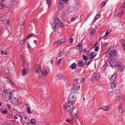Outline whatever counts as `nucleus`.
<instances>
[{
  "label": "nucleus",
  "mask_w": 125,
  "mask_h": 125,
  "mask_svg": "<svg viewBox=\"0 0 125 125\" xmlns=\"http://www.w3.org/2000/svg\"><path fill=\"white\" fill-rule=\"evenodd\" d=\"M63 108L66 109L68 113L71 115L73 114V112L74 109L73 104L69 103H65L64 104Z\"/></svg>",
  "instance_id": "nucleus-1"
},
{
  "label": "nucleus",
  "mask_w": 125,
  "mask_h": 125,
  "mask_svg": "<svg viewBox=\"0 0 125 125\" xmlns=\"http://www.w3.org/2000/svg\"><path fill=\"white\" fill-rule=\"evenodd\" d=\"M107 52L105 53V55L107 57H111V58H113V59H114H114L115 60L118 59V56H117V52L115 50H112L110 52L108 57L107 56ZM112 59H113L112 58Z\"/></svg>",
  "instance_id": "nucleus-2"
},
{
  "label": "nucleus",
  "mask_w": 125,
  "mask_h": 125,
  "mask_svg": "<svg viewBox=\"0 0 125 125\" xmlns=\"http://www.w3.org/2000/svg\"><path fill=\"white\" fill-rule=\"evenodd\" d=\"M75 94L73 93H71L70 94L69 96V97L67 99L68 101L67 103L72 104H73L76 101V98L75 97ZM68 101V100L67 101Z\"/></svg>",
  "instance_id": "nucleus-3"
},
{
  "label": "nucleus",
  "mask_w": 125,
  "mask_h": 125,
  "mask_svg": "<svg viewBox=\"0 0 125 125\" xmlns=\"http://www.w3.org/2000/svg\"><path fill=\"white\" fill-rule=\"evenodd\" d=\"M54 21L56 23L57 25L61 28H63L64 26L63 23L58 17L55 18L54 20Z\"/></svg>",
  "instance_id": "nucleus-4"
},
{
  "label": "nucleus",
  "mask_w": 125,
  "mask_h": 125,
  "mask_svg": "<svg viewBox=\"0 0 125 125\" xmlns=\"http://www.w3.org/2000/svg\"><path fill=\"white\" fill-rule=\"evenodd\" d=\"M99 74L97 72H95L94 73L92 76L91 79L93 81H95L97 80L99 78Z\"/></svg>",
  "instance_id": "nucleus-5"
},
{
  "label": "nucleus",
  "mask_w": 125,
  "mask_h": 125,
  "mask_svg": "<svg viewBox=\"0 0 125 125\" xmlns=\"http://www.w3.org/2000/svg\"><path fill=\"white\" fill-rule=\"evenodd\" d=\"M80 88L79 85L78 83H76L73 86V90L75 93H76L77 91Z\"/></svg>",
  "instance_id": "nucleus-6"
},
{
  "label": "nucleus",
  "mask_w": 125,
  "mask_h": 125,
  "mask_svg": "<svg viewBox=\"0 0 125 125\" xmlns=\"http://www.w3.org/2000/svg\"><path fill=\"white\" fill-rule=\"evenodd\" d=\"M65 3L64 1V0H60L59 4L58 6V9L60 10H62L63 7V4Z\"/></svg>",
  "instance_id": "nucleus-7"
},
{
  "label": "nucleus",
  "mask_w": 125,
  "mask_h": 125,
  "mask_svg": "<svg viewBox=\"0 0 125 125\" xmlns=\"http://www.w3.org/2000/svg\"><path fill=\"white\" fill-rule=\"evenodd\" d=\"M77 65L79 67H83L85 65V63L83 61L82 59H80L77 63Z\"/></svg>",
  "instance_id": "nucleus-8"
},
{
  "label": "nucleus",
  "mask_w": 125,
  "mask_h": 125,
  "mask_svg": "<svg viewBox=\"0 0 125 125\" xmlns=\"http://www.w3.org/2000/svg\"><path fill=\"white\" fill-rule=\"evenodd\" d=\"M6 18L4 16H2L0 18V24L4 23L3 24L5 25V23H6Z\"/></svg>",
  "instance_id": "nucleus-9"
},
{
  "label": "nucleus",
  "mask_w": 125,
  "mask_h": 125,
  "mask_svg": "<svg viewBox=\"0 0 125 125\" xmlns=\"http://www.w3.org/2000/svg\"><path fill=\"white\" fill-rule=\"evenodd\" d=\"M109 63L111 66L112 67L116 66V65H118V63H116V61L115 60H111Z\"/></svg>",
  "instance_id": "nucleus-10"
},
{
  "label": "nucleus",
  "mask_w": 125,
  "mask_h": 125,
  "mask_svg": "<svg viewBox=\"0 0 125 125\" xmlns=\"http://www.w3.org/2000/svg\"><path fill=\"white\" fill-rule=\"evenodd\" d=\"M49 72H50L49 69L48 68H45L43 69V71L42 72V75H45Z\"/></svg>",
  "instance_id": "nucleus-11"
},
{
  "label": "nucleus",
  "mask_w": 125,
  "mask_h": 125,
  "mask_svg": "<svg viewBox=\"0 0 125 125\" xmlns=\"http://www.w3.org/2000/svg\"><path fill=\"white\" fill-rule=\"evenodd\" d=\"M75 10V8L73 6H71L69 8L68 11L69 13H73Z\"/></svg>",
  "instance_id": "nucleus-12"
},
{
  "label": "nucleus",
  "mask_w": 125,
  "mask_h": 125,
  "mask_svg": "<svg viewBox=\"0 0 125 125\" xmlns=\"http://www.w3.org/2000/svg\"><path fill=\"white\" fill-rule=\"evenodd\" d=\"M116 77V74L114 73L110 77V80L111 82H113L115 80Z\"/></svg>",
  "instance_id": "nucleus-13"
},
{
  "label": "nucleus",
  "mask_w": 125,
  "mask_h": 125,
  "mask_svg": "<svg viewBox=\"0 0 125 125\" xmlns=\"http://www.w3.org/2000/svg\"><path fill=\"white\" fill-rule=\"evenodd\" d=\"M22 67L24 68H26L28 67V64L26 60L22 61Z\"/></svg>",
  "instance_id": "nucleus-14"
},
{
  "label": "nucleus",
  "mask_w": 125,
  "mask_h": 125,
  "mask_svg": "<svg viewBox=\"0 0 125 125\" xmlns=\"http://www.w3.org/2000/svg\"><path fill=\"white\" fill-rule=\"evenodd\" d=\"M122 47L123 48L124 51H125V39H123L120 41Z\"/></svg>",
  "instance_id": "nucleus-15"
},
{
  "label": "nucleus",
  "mask_w": 125,
  "mask_h": 125,
  "mask_svg": "<svg viewBox=\"0 0 125 125\" xmlns=\"http://www.w3.org/2000/svg\"><path fill=\"white\" fill-rule=\"evenodd\" d=\"M92 60L90 58H88L85 61V64L87 65H89L91 62Z\"/></svg>",
  "instance_id": "nucleus-16"
},
{
  "label": "nucleus",
  "mask_w": 125,
  "mask_h": 125,
  "mask_svg": "<svg viewBox=\"0 0 125 125\" xmlns=\"http://www.w3.org/2000/svg\"><path fill=\"white\" fill-rule=\"evenodd\" d=\"M0 112L3 114H6L7 113L8 111L6 108H4L1 109Z\"/></svg>",
  "instance_id": "nucleus-17"
},
{
  "label": "nucleus",
  "mask_w": 125,
  "mask_h": 125,
  "mask_svg": "<svg viewBox=\"0 0 125 125\" xmlns=\"http://www.w3.org/2000/svg\"><path fill=\"white\" fill-rule=\"evenodd\" d=\"M28 72V69L27 68H24V69L22 70V73L23 75H25L27 74Z\"/></svg>",
  "instance_id": "nucleus-18"
},
{
  "label": "nucleus",
  "mask_w": 125,
  "mask_h": 125,
  "mask_svg": "<svg viewBox=\"0 0 125 125\" xmlns=\"http://www.w3.org/2000/svg\"><path fill=\"white\" fill-rule=\"evenodd\" d=\"M97 53L95 52H93L91 53L90 55V58L93 59L96 56Z\"/></svg>",
  "instance_id": "nucleus-19"
},
{
  "label": "nucleus",
  "mask_w": 125,
  "mask_h": 125,
  "mask_svg": "<svg viewBox=\"0 0 125 125\" xmlns=\"http://www.w3.org/2000/svg\"><path fill=\"white\" fill-rule=\"evenodd\" d=\"M118 67V69L121 72L123 71L124 69V67L122 66L121 65H119Z\"/></svg>",
  "instance_id": "nucleus-20"
},
{
  "label": "nucleus",
  "mask_w": 125,
  "mask_h": 125,
  "mask_svg": "<svg viewBox=\"0 0 125 125\" xmlns=\"http://www.w3.org/2000/svg\"><path fill=\"white\" fill-rule=\"evenodd\" d=\"M61 44H62L66 42V40L64 39H62L59 40Z\"/></svg>",
  "instance_id": "nucleus-21"
},
{
  "label": "nucleus",
  "mask_w": 125,
  "mask_h": 125,
  "mask_svg": "<svg viewBox=\"0 0 125 125\" xmlns=\"http://www.w3.org/2000/svg\"><path fill=\"white\" fill-rule=\"evenodd\" d=\"M71 67L72 70L75 69L76 68V63H72L71 66Z\"/></svg>",
  "instance_id": "nucleus-22"
},
{
  "label": "nucleus",
  "mask_w": 125,
  "mask_h": 125,
  "mask_svg": "<svg viewBox=\"0 0 125 125\" xmlns=\"http://www.w3.org/2000/svg\"><path fill=\"white\" fill-rule=\"evenodd\" d=\"M122 105L123 104H122L119 106L118 111L119 112H122L123 111V107L122 106Z\"/></svg>",
  "instance_id": "nucleus-23"
},
{
  "label": "nucleus",
  "mask_w": 125,
  "mask_h": 125,
  "mask_svg": "<svg viewBox=\"0 0 125 125\" xmlns=\"http://www.w3.org/2000/svg\"><path fill=\"white\" fill-rule=\"evenodd\" d=\"M30 124L35 125L36 124V120L34 119H31V120Z\"/></svg>",
  "instance_id": "nucleus-24"
},
{
  "label": "nucleus",
  "mask_w": 125,
  "mask_h": 125,
  "mask_svg": "<svg viewBox=\"0 0 125 125\" xmlns=\"http://www.w3.org/2000/svg\"><path fill=\"white\" fill-rule=\"evenodd\" d=\"M53 44L54 45H56L58 46H60L61 45L59 40L55 41Z\"/></svg>",
  "instance_id": "nucleus-25"
},
{
  "label": "nucleus",
  "mask_w": 125,
  "mask_h": 125,
  "mask_svg": "<svg viewBox=\"0 0 125 125\" xmlns=\"http://www.w3.org/2000/svg\"><path fill=\"white\" fill-rule=\"evenodd\" d=\"M108 108H109L107 106H105L101 108H99V110L102 109V110H104L105 111H106L108 109Z\"/></svg>",
  "instance_id": "nucleus-26"
},
{
  "label": "nucleus",
  "mask_w": 125,
  "mask_h": 125,
  "mask_svg": "<svg viewBox=\"0 0 125 125\" xmlns=\"http://www.w3.org/2000/svg\"><path fill=\"white\" fill-rule=\"evenodd\" d=\"M57 24L53 21L52 24V28L53 29H56V28Z\"/></svg>",
  "instance_id": "nucleus-27"
},
{
  "label": "nucleus",
  "mask_w": 125,
  "mask_h": 125,
  "mask_svg": "<svg viewBox=\"0 0 125 125\" xmlns=\"http://www.w3.org/2000/svg\"><path fill=\"white\" fill-rule=\"evenodd\" d=\"M111 88H114L116 86V85L115 83L113 82H111Z\"/></svg>",
  "instance_id": "nucleus-28"
},
{
  "label": "nucleus",
  "mask_w": 125,
  "mask_h": 125,
  "mask_svg": "<svg viewBox=\"0 0 125 125\" xmlns=\"http://www.w3.org/2000/svg\"><path fill=\"white\" fill-rule=\"evenodd\" d=\"M20 116L21 118V120H22L23 117L25 115V114L23 112H21L20 113Z\"/></svg>",
  "instance_id": "nucleus-29"
},
{
  "label": "nucleus",
  "mask_w": 125,
  "mask_h": 125,
  "mask_svg": "<svg viewBox=\"0 0 125 125\" xmlns=\"http://www.w3.org/2000/svg\"><path fill=\"white\" fill-rule=\"evenodd\" d=\"M9 97L8 99V100H11L13 99V95L11 93L9 96Z\"/></svg>",
  "instance_id": "nucleus-30"
},
{
  "label": "nucleus",
  "mask_w": 125,
  "mask_h": 125,
  "mask_svg": "<svg viewBox=\"0 0 125 125\" xmlns=\"http://www.w3.org/2000/svg\"><path fill=\"white\" fill-rule=\"evenodd\" d=\"M62 76L60 75H57L55 77V79L57 80L61 78Z\"/></svg>",
  "instance_id": "nucleus-31"
},
{
  "label": "nucleus",
  "mask_w": 125,
  "mask_h": 125,
  "mask_svg": "<svg viewBox=\"0 0 125 125\" xmlns=\"http://www.w3.org/2000/svg\"><path fill=\"white\" fill-rule=\"evenodd\" d=\"M95 32V29L94 28L92 29L90 31V33L91 34L93 35Z\"/></svg>",
  "instance_id": "nucleus-32"
},
{
  "label": "nucleus",
  "mask_w": 125,
  "mask_h": 125,
  "mask_svg": "<svg viewBox=\"0 0 125 125\" xmlns=\"http://www.w3.org/2000/svg\"><path fill=\"white\" fill-rule=\"evenodd\" d=\"M27 39V38H26V37L25 39H24V40L20 41V43L21 44H23L25 42Z\"/></svg>",
  "instance_id": "nucleus-33"
},
{
  "label": "nucleus",
  "mask_w": 125,
  "mask_h": 125,
  "mask_svg": "<svg viewBox=\"0 0 125 125\" xmlns=\"http://www.w3.org/2000/svg\"><path fill=\"white\" fill-rule=\"evenodd\" d=\"M63 59V58H62V59H61L59 60L58 59L57 61H57V64H60V63H61V62L62 61V60Z\"/></svg>",
  "instance_id": "nucleus-34"
},
{
  "label": "nucleus",
  "mask_w": 125,
  "mask_h": 125,
  "mask_svg": "<svg viewBox=\"0 0 125 125\" xmlns=\"http://www.w3.org/2000/svg\"><path fill=\"white\" fill-rule=\"evenodd\" d=\"M111 29H108L105 34V36H107L111 32Z\"/></svg>",
  "instance_id": "nucleus-35"
},
{
  "label": "nucleus",
  "mask_w": 125,
  "mask_h": 125,
  "mask_svg": "<svg viewBox=\"0 0 125 125\" xmlns=\"http://www.w3.org/2000/svg\"><path fill=\"white\" fill-rule=\"evenodd\" d=\"M106 4V3L105 2H103L100 5V8H103L104 7V6Z\"/></svg>",
  "instance_id": "nucleus-36"
},
{
  "label": "nucleus",
  "mask_w": 125,
  "mask_h": 125,
  "mask_svg": "<svg viewBox=\"0 0 125 125\" xmlns=\"http://www.w3.org/2000/svg\"><path fill=\"white\" fill-rule=\"evenodd\" d=\"M33 33H30L29 36H27L26 37V38L29 39L30 37H33Z\"/></svg>",
  "instance_id": "nucleus-37"
},
{
  "label": "nucleus",
  "mask_w": 125,
  "mask_h": 125,
  "mask_svg": "<svg viewBox=\"0 0 125 125\" xmlns=\"http://www.w3.org/2000/svg\"><path fill=\"white\" fill-rule=\"evenodd\" d=\"M4 7V5L3 3L2 2L0 3V9H2Z\"/></svg>",
  "instance_id": "nucleus-38"
},
{
  "label": "nucleus",
  "mask_w": 125,
  "mask_h": 125,
  "mask_svg": "<svg viewBox=\"0 0 125 125\" xmlns=\"http://www.w3.org/2000/svg\"><path fill=\"white\" fill-rule=\"evenodd\" d=\"M100 15H96L95 17L94 20V21L96 20L98 18H99Z\"/></svg>",
  "instance_id": "nucleus-39"
},
{
  "label": "nucleus",
  "mask_w": 125,
  "mask_h": 125,
  "mask_svg": "<svg viewBox=\"0 0 125 125\" xmlns=\"http://www.w3.org/2000/svg\"><path fill=\"white\" fill-rule=\"evenodd\" d=\"M82 58L85 61L88 59L87 56L85 55H82Z\"/></svg>",
  "instance_id": "nucleus-40"
},
{
  "label": "nucleus",
  "mask_w": 125,
  "mask_h": 125,
  "mask_svg": "<svg viewBox=\"0 0 125 125\" xmlns=\"http://www.w3.org/2000/svg\"><path fill=\"white\" fill-rule=\"evenodd\" d=\"M22 123L24 125H29V123L28 122H26L25 121H24L23 120H22Z\"/></svg>",
  "instance_id": "nucleus-41"
},
{
  "label": "nucleus",
  "mask_w": 125,
  "mask_h": 125,
  "mask_svg": "<svg viewBox=\"0 0 125 125\" xmlns=\"http://www.w3.org/2000/svg\"><path fill=\"white\" fill-rule=\"evenodd\" d=\"M50 0H46V4L47 5L48 7H49L50 5Z\"/></svg>",
  "instance_id": "nucleus-42"
},
{
  "label": "nucleus",
  "mask_w": 125,
  "mask_h": 125,
  "mask_svg": "<svg viewBox=\"0 0 125 125\" xmlns=\"http://www.w3.org/2000/svg\"><path fill=\"white\" fill-rule=\"evenodd\" d=\"M27 111L28 114L31 113L32 112L31 111L30 108L29 107L27 108Z\"/></svg>",
  "instance_id": "nucleus-43"
},
{
  "label": "nucleus",
  "mask_w": 125,
  "mask_h": 125,
  "mask_svg": "<svg viewBox=\"0 0 125 125\" xmlns=\"http://www.w3.org/2000/svg\"><path fill=\"white\" fill-rule=\"evenodd\" d=\"M64 53V51H61L59 54V55L60 56H61L63 55Z\"/></svg>",
  "instance_id": "nucleus-44"
},
{
  "label": "nucleus",
  "mask_w": 125,
  "mask_h": 125,
  "mask_svg": "<svg viewBox=\"0 0 125 125\" xmlns=\"http://www.w3.org/2000/svg\"><path fill=\"white\" fill-rule=\"evenodd\" d=\"M21 57L22 58V61H26L25 58L24 56L22 55H21Z\"/></svg>",
  "instance_id": "nucleus-45"
},
{
  "label": "nucleus",
  "mask_w": 125,
  "mask_h": 125,
  "mask_svg": "<svg viewBox=\"0 0 125 125\" xmlns=\"http://www.w3.org/2000/svg\"><path fill=\"white\" fill-rule=\"evenodd\" d=\"M41 67H39V69H40V70H39V71H38V70H36V73H38V72H39L40 73H42V71L41 70Z\"/></svg>",
  "instance_id": "nucleus-46"
},
{
  "label": "nucleus",
  "mask_w": 125,
  "mask_h": 125,
  "mask_svg": "<svg viewBox=\"0 0 125 125\" xmlns=\"http://www.w3.org/2000/svg\"><path fill=\"white\" fill-rule=\"evenodd\" d=\"M115 93L116 94H118L120 92V91L119 89H117L115 91Z\"/></svg>",
  "instance_id": "nucleus-47"
},
{
  "label": "nucleus",
  "mask_w": 125,
  "mask_h": 125,
  "mask_svg": "<svg viewBox=\"0 0 125 125\" xmlns=\"http://www.w3.org/2000/svg\"><path fill=\"white\" fill-rule=\"evenodd\" d=\"M123 13L122 12H121L117 14V16H120L121 15L123 14Z\"/></svg>",
  "instance_id": "nucleus-48"
},
{
  "label": "nucleus",
  "mask_w": 125,
  "mask_h": 125,
  "mask_svg": "<svg viewBox=\"0 0 125 125\" xmlns=\"http://www.w3.org/2000/svg\"><path fill=\"white\" fill-rule=\"evenodd\" d=\"M4 92L6 94H7L8 95H9V94L10 95L11 93L9 91L8 92L7 91H4Z\"/></svg>",
  "instance_id": "nucleus-49"
},
{
  "label": "nucleus",
  "mask_w": 125,
  "mask_h": 125,
  "mask_svg": "<svg viewBox=\"0 0 125 125\" xmlns=\"http://www.w3.org/2000/svg\"><path fill=\"white\" fill-rule=\"evenodd\" d=\"M69 42L70 43H72L73 42V39L72 38H70L69 39Z\"/></svg>",
  "instance_id": "nucleus-50"
},
{
  "label": "nucleus",
  "mask_w": 125,
  "mask_h": 125,
  "mask_svg": "<svg viewBox=\"0 0 125 125\" xmlns=\"http://www.w3.org/2000/svg\"><path fill=\"white\" fill-rule=\"evenodd\" d=\"M99 50V47L98 46H96L95 48L94 49V51L96 52H97Z\"/></svg>",
  "instance_id": "nucleus-51"
},
{
  "label": "nucleus",
  "mask_w": 125,
  "mask_h": 125,
  "mask_svg": "<svg viewBox=\"0 0 125 125\" xmlns=\"http://www.w3.org/2000/svg\"><path fill=\"white\" fill-rule=\"evenodd\" d=\"M76 20V18H71V22H73L74 21H75Z\"/></svg>",
  "instance_id": "nucleus-52"
},
{
  "label": "nucleus",
  "mask_w": 125,
  "mask_h": 125,
  "mask_svg": "<svg viewBox=\"0 0 125 125\" xmlns=\"http://www.w3.org/2000/svg\"><path fill=\"white\" fill-rule=\"evenodd\" d=\"M116 63H118V65H116V66H119V65H121V62L120 61H119L117 62H116Z\"/></svg>",
  "instance_id": "nucleus-53"
},
{
  "label": "nucleus",
  "mask_w": 125,
  "mask_h": 125,
  "mask_svg": "<svg viewBox=\"0 0 125 125\" xmlns=\"http://www.w3.org/2000/svg\"><path fill=\"white\" fill-rule=\"evenodd\" d=\"M90 50H88L86 51V54L87 55H88L90 54Z\"/></svg>",
  "instance_id": "nucleus-54"
},
{
  "label": "nucleus",
  "mask_w": 125,
  "mask_h": 125,
  "mask_svg": "<svg viewBox=\"0 0 125 125\" xmlns=\"http://www.w3.org/2000/svg\"><path fill=\"white\" fill-rule=\"evenodd\" d=\"M62 58L61 57V56H59V55L58 56H57V57L56 58V61H57L58 59L60 60L61 59H62Z\"/></svg>",
  "instance_id": "nucleus-55"
},
{
  "label": "nucleus",
  "mask_w": 125,
  "mask_h": 125,
  "mask_svg": "<svg viewBox=\"0 0 125 125\" xmlns=\"http://www.w3.org/2000/svg\"><path fill=\"white\" fill-rule=\"evenodd\" d=\"M7 106L8 107V108L9 109H10V105L9 104L7 103L6 104Z\"/></svg>",
  "instance_id": "nucleus-56"
},
{
  "label": "nucleus",
  "mask_w": 125,
  "mask_h": 125,
  "mask_svg": "<svg viewBox=\"0 0 125 125\" xmlns=\"http://www.w3.org/2000/svg\"><path fill=\"white\" fill-rule=\"evenodd\" d=\"M85 79V78L84 77L81 80V82H84Z\"/></svg>",
  "instance_id": "nucleus-57"
},
{
  "label": "nucleus",
  "mask_w": 125,
  "mask_h": 125,
  "mask_svg": "<svg viewBox=\"0 0 125 125\" xmlns=\"http://www.w3.org/2000/svg\"><path fill=\"white\" fill-rule=\"evenodd\" d=\"M83 49V47H79V52H81L82 51V50Z\"/></svg>",
  "instance_id": "nucleus-58"
},
{
  "label": "nucleus",
  "mask_w": 125,
  "mask_h": 125,
  "mask_svg": "<svg viewBox=\"0 0 125 125\" xmlns=\"http://www.w3.org/2000/svg\"><path fill=\"white\" fill-rule=\"evenodd\" d=\"M65 13L64 12H63L62 14V18H64V17H65Z\"/></svg>",
  "instance_id": "nucleus-59"
},
{
  "label": "nucleus",
  "mask_w": 125,
  "mask_h": 125,
  "mask_svg": "<svg viewBox=\"0 0 125 125\" xmlns=\"http://www.w3.org/2000/svg\"><path fill=\"white\" fill-rule=\"evenodd\" d=\"M26 46L28 48H30L31 47L30 46L29 44L28 43H26Z\"/></svg>",
  "instance_id": "nucleus-60"
},
{
  "label": "nucleus",
  "mask_w": 125,
  "mask_h": 125,
  "mask_svg": "<svg viewBox=\"0 0 125 125\" xmlns=\"http://www.w3.org/2000/svg\"><path fill=\"white\" fill-rule=\"evenodd\" d=\"M92 13V12L89 13L87 15V16L88 17V18H89V17L91 15Z\"/></svg>",
  "instance_id": "nucleus-61"
},
{
  "label": "nucleus",
  "mask_w": 125,
  "mask_h": 125,
  "mask_svg": "<svg viewBox=\"0 0 125 125\" xmlns=\"http://www.w3.org/2000/svg\"><path fill=\"white\" fill-rule=\"evenodd\" d=\"M73 120V119H67L66 120V121L67 122H70V121H72Z\"/></svg>",
  "instance_id": "nucleus-62"
},
{
  "label": "nucleus",
  "mask_w": 125,
  "mask_h": 125,
  "mask_svg": "<svg viewBox=\"0 0 125 125\" xmlns=\"http://www.w3.org/2000/svg\"><path fill=\"white\" fill-rule=\"evenodd\" d=\"M82 43H79L78 45H77L76 46H78V47H82Z\"/></svg>",
  "instance_id": "nucleus-63"
},
{
  "label": "nucleus",
  "mask_w": 125,
  "mask_h": 125,
  "mask_svg": "<svg viewBox=\"0 0 125 125\" xmlns=\"http://www.w3.org/2000/svg\"><path fill=\"white\" fill-rule=\"evenodd\" d=\"M98 43V42H96L94 44V45L93 46V47L94 46V47H96V46L97 45V44Z\"/></svg>",
  "instance_id": "nucleus-64"
}]
</instances>
